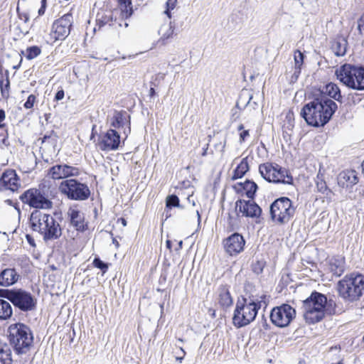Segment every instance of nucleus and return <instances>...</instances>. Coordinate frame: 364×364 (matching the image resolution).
<instances>
[{
    "label": "nucleus",
    "mask_w": 364,
    "mask_h": 364,
    "mask_svg": "<svg viewBox=\"0 0 364 364\" xmlns=\"http://www.w3.org/2000/svg\"><path fill=\"white\" fill-rule=\"evenodd\" d=\"M305 96L309 102L301 108V117L309 126L323 127L337 110V104L326 97L321 88L312 87L306 92Z\"/></svg>",
    "instance_id": "1"
},
{
    "label": "nucleus",
    "mask_w": 364,
    "mask_h": 364,
    "mask_svg": "<svg viewBox=\"0 0 364 364\" xmlns=\"http://www.w3.org/2000/svg\"><path fill=\"white\" fill-rule=\"evenodd\" d=\"M336 304L332 299L327 300L326 296L319 292L314 291L303 302V311L305 321L309 323L321 321L327 312L336 314Z\"/></svg>",
    "instance_id": "2"
},
{
    "label": "nucleus",
    "mask_w": 364,
    "mask_h": 364,
    "mask_svg": "<svg viewBox=\"0 0 364 364\" xmlns=\"http://www.w3.org/2000/svg\"><path fill=\"white\" fill-rule=\"evenodd\" d=\"M336 289L344 301H356L360 299L364 290V277L356 273L346 274L337 283Z\"/></svg>",
    "instance_id": "3"
},
{
    "label": "nucleus",
    "mask_w": 364,
    "mask_h": 364,
    "mask_svg": "<svg viewBox=\"0 0 364 364\" xmlns=\"http://www.w3.org/2000/svg\"><path fill=\"white\" fill-rule=\"evenodd\" d=\"M11 345L17 354L28 352L33 343V336L31 328L24 323H16L8 328Z\"/></svg>",
    "instance_id": "4"
},
{
    "label": "nucleus",
    "mask_w": 364,
    "mask_h": 364,
    "mask_svg": "<svg viewBox=\"0 0 364 364\" xmlns=\"http://www.w3.org/2000/svg\"><path fill=\"white\" fill-rule=\"evenodd\" d=\"M261 304L262 301H256L251 297L238 300L232 317L234 325L240 328L253 321L261 308Z\"/></svg>",
    "instance_id": "5"
},
{
    "label": "nucleus",
    "mask_w": 364,
    "mask_h": 364,
    "mask_svg": "<svg viewBox=\"0 0 364 364\" xmlns=\"http://www.w3.org/2000/svg\"><path fill=\"white\" fill-rule=\"evenodd\" d=\"M0 297L6 299L23 312L31 311L36 308L37 299L31 292L21 288L0 289Z\"/></svg>",
    "instance_id": "6"
},
{
    "label": "nucleus",
    "mask_w": 364,
    "mask_h": 364,
    "mask_svg": "<svg viewBox=\"0 0 364 364\" xmlns=\"http://www.w3.org/2000/svg\"><path fill=\"white\" fill-rule=\"evenodd\" d=\"M336 75L346 87L356 90H364V67L344 64L336 70Z\"/></svg>",
    "instance_id": "7"
},
{
    "label": "nucleus",
    "mask_w": 364,
    "mask_h": 364,
    "mask_svg": "<svg viewBox=\"0 0 364 364\" xmlns=\"http://www.w3.org/2000/svg\"><path fill=\"white\" fill-rule=\"evenodd\" d=\"M259 172L267 182H293L289 170L275 163L267 162L260 164Z\"/></svg>",
    "instance_id": "8"
},
{
    "label": "nucleus",
    "mask_w": 364,
    "mask_h": 364,
    "mask_svg": "<svg viewBox=\"0 0 364 364\" xmlns=\"http://www.w3.org/2000/svg\"><path fill=\"white\" fill-rule=\"evenodd\" d=\"M294 213L291 201L287 197H282L275 200L270 206V215L273 220L278 223H288Z\"/></svg>",
    "instance_id": "9"
},
{
    "label": "nucleus",
    "mask_w": 364,
    "mask_h": 364,
    "mask_svg": "<svg viewBox=\"0 0 364 364\" xmlns=\"http://www.w3.org/2000/svg\"><path fill=\"white\" fill-rule=\"evenodd\" d=\"M295 316V309L290 305L284 304L272 309L270 319L275 326L284 328L289 325Z\"/></svg>",
    "instance_id": "10"
},
{
    "label": "nucleus",
    "mask_w": 364,
    "mask_h": 364,
    "mask_svg": "<svg viewBox=\"0 0 364 364\" xmlns=\"http://www.w3.org/2000/svg\"><path fill=\"white\" fill-rule=\"evenodd\" d=\"M20 198L23 203L35 208L48 209L52 207V203L38 189L31 188L25 191Z\"/></svg>",
    "instance_id": "11"
},
{
    "label": "nucleus",
    "mask_w": 364,
    "mask_h": 364,
    "mask_svg": "<svg viewBox=\"0 0 364 364\" xmlns=\"http://www.w3.org/2000/svg\"><path fill=\"white\" fill-rule=\"evenodd\" d=\"M120 144V135L114 129H109L106 132L102 133L98 137L97 145L104 151H116L119 148Z\"/></svg>",
    "instance_id": "12"
},
{
    "label": "nucleus",
    "mask_w": 364,
    "mask_h": 364,
    "mask_svg": "<svg viewBox=\"0 0 364 364\" xmlns=\"http://www.w3.org/2000/svg\"><path fill=\"white\" fill-rule=\"evenodd\" d=\"M73 25V16L68 13L55 20L52 26L55 41H63L70 34Z\"/></svg>",
    "instance_id": "13"
},
{
    "label": "nucleus",
    "mask_w": 364,
    "mask_h": 364,
    "mask_svg": "<svg viewBox=\"0 0 364 364\" xmlns=\"http://www.w3.org/2000/svg\"><path fill=\"white\" fill-rule=\"evenodd\" d=\"M235 212L238 217L258 218L261 215V208L252 200L239 199L235 202Z\"/></svg>",
    "instance_id": "14"
},
{
    "label": "nucleus",
    "mask_w": 364,
    "mask_h": 364,
    "mask_svg": "<svg viewBox=\"0 0 364 364\" xmlns=\"http://www.w3.org/2000/svg\"><path fill=\"white\" fill-rule=\"evenodd\" d=\"M60 190L68 198L83 200L87 199L90 191L85 183H60Z\"/></svg>",
    "instance_id": "15"
},
{
    "label": "nucleus",
    "mask_w": 364,
    "mask_h": 364,
    "mask_svg": "<svg viewBox=\"0 0 364 364\" xmlns=\"http://www.w3.org/2000/svg\"><path fill=\"white\" fill-rule=\"evenodd\" d=\"M111 127L115 129H123L125 138L131 132V116L126 111H115L110 119Z\"/></svg>",
    "instance_id": "16"
},
{
    "label": "nucleus",
    "mask_w": 364,
    "mask_h": 364,
    "mask_svg": "<svg viewBox=\"0 0 364 364\" xmlns=\"http://www.w3.org/2000/svg\"><path fill=\"white\" fill-rule=\"evenodd\" d=\"M245 240L239 233H233L224 241L225 251L231 256L236 255L244 250Z\"/></svg>",
    "instance_id": "17"
},
{
    "label": "nucleus",
    "mask_w": 364,
    "mask_h": 364,
    "mask_svg": "<svg viewBox=\"0 0 364 364\" xmlns=\"http://www.w3.org/2000/svg\"><path fill=\"white\" fill-rule=\"evenodd\" d=\"M51 221V215L44 213L40 210H34L30 217V223L32 229L34 231H38L41 234L43 228H46V225H48L49 222Z\"/></svg>",
    "instance_id": "18"
},
{
    "label": "nucleus",
    "mask_w": 364,
    "mask_h": 364,
    "mask_svg": "<svg viewBox=\"0 0 364 364\" xmlns=\"http://www.w3.org/2000/svg\"><path fill=\"white\" fill-rule=\"evenodd\" d=\"M68 215L70 218V222L76 230L83 232L87 228L85 222L84 213L75 208H70L68 210Z\"/></svg>",
    "instance_id": "19"
},
{
    "label": "nucleus",
    "mask_w": 364,
    "mask_h": 364,
    "mask_svg": "<svg viewBox=\"0 0 364 364\" xmlns=\"http://www.w3.org/2000/svg\"><path fill=\"white\" fill-rule=\"evenodd\" d=\"M20 274L14 268H6L0 272V286L9 287L15 284L20 278Z\"/></svg>",
    "instance_id": "20"
},
{
    "label": "nucleus",
    "mask_w": 364,
    "mask_h": 364,
    "mask_svg": "<svg viewBox=\"0 0 364 364\" xmlns=\"http://www.w3.org/2000/svg\"><path fill=\"white\" fill-rule=\"evenodd\" d=\"M52 223L49 222L48 225H45L41 234L43 235L45 240H54L58 238L61 235V229L60 225L55 219L51 216Z\"/></svg>",
    "instance_id": "21"
},
{
    "label": "nucleus",
    "mask_w": 364,
    "mask_h": 364,
    "mask_svg": "<svg viewBox=\"0 0 364 364\" xmlns=\"http://www.w3.org/2000/svg\"><path fill=\"white\" fill-rule=\"evenodd\" d=\"M321 91L329 99H333L339 102H342L341 92L338 86L333 82H329L325 85Z\"/></svg>",
    "instance_id": "22"
},
{
    "label": "nucleus",
    "mask_w": 364,
    "mask_h": 364,
    "mask_svg": "<svg viewBox=\"0 0 364 364\" xmlns=\"http://www.w3.org/2000/svg\"><path fill=\"white\" fill-rule=\"evenodd\" d=\"M347 40L343 38H338L332 42L331 49L336 56H343L347 50Z\"/></svg>",
    "instance_id": "23"
},
{
    "label": "nucleus",
    "mask_w": 364,
    "mask_h": 364,
    "mask_svg": "<svg viewBox=\"0 0 364 364\" xmlns=\"http://www.w3.org/2000/svg\"><path fill=\"white\" fill-rule=\"evenodd\" d=\"M61 167L62 168L60 173V179L66 178L63 182H79L76 178L68 179L69 177L77 176L78 174V168L66 164H61Z\"/></svg>",
    "instance_id": "24"
},
{
    "label": "nucleus",
    "mask_w": 364,
    "mask_h": 364,
    "mask_svg": "<svg viewBox=\"0 0 364 364\" xmlns=\"http://www.w3.org/2000/svg\"><path fill=\"white\" fill-rule=\"evenodd\" d=\"M344 263L341 257L333 258L329 263V269L334 275L340 277L345 272Z\"/></svg>",
    "instance_id": "25"
},
{
    "label": "nucleus",
    "mask_w": 364,
    "mask_h": 364,
    "mask_svg": "<svg viewBox=\"0 0 364 364\" xmlns=\"http://www.w3.org/2000/svg\"><path fill=\"white\" fill-rule=\"evenodd\" d=\"M249 164L247 161V157L243 158L240 163L233 170L231 179L232 181L242 178L247 171L249 170Z\"/></svg>",
    "instance_id": "26"
},
{
    "label": "nucleus",
    "mask_w": 364,
    "mask_h": 364,
    "mask_svg": "<svg viewBox=\"0 0 364 364\" xmlns=\"http://www.w3.org/2000/svg\"><path fill=\"white\" fill-rule=\"evenodd\" d=\"M358 173L353 169H346L338 176V182H358Z\"/></svg>",
    "instance_id": "27"
},
{
    "label": "nucleus",
    "mask_w": 364,
    "mask_h": 364,
    "mask_svg": "<svg viewBox=\"0 0 364 364\" xmlns=\"http://www.w3.org/2000/svg\"><path fill=\"white\" fill-rule=\"evenodd\" d=\"M237 185L240 188L237 189V186H235V189L237 190L238 191H242V189L245 192L244 193H242V196L245 195L250 199L254 198L258 188L257 183H237Z\"/></svg>",
    "instance_id": "28"
},
{
    "label": "nucleus",
    "mask_w": 364,
    "mask_h": 364,
    "mask_svg": "<svg viewBox=\"0 0 364 364\" xmlns=\"http://www.w3.org/2000/svg\"><path fill=\"white\" fill-rule=\"evenodd\" d=\"M11 350L6 343H0V364H12Z\"/></svg>",
    "instance_id": "29"
},
{
    "label": "nucleus",
    "mask_w": 364,
    "mask_h": 364,
    "mask_svg": "<svg viewBox=\"0 0 364 364\" xmlns=\"http://www.w3.org/2000/svg\"><path fill=\"white\" fill-rule=\"evenodd\" d=\"M13 309L10 303L0 299V320H7L11 318Z\"/></svg>",
    "instance_id": "30"
},
{
    "label": "nucleus",
    "mask_w": 364,
    "mask_h": 364,
    "mask_svg": "<svg viewBox=\"0 0 364 364\" xmlns=\"http://www.w3.org/2000/svg\"><path fill=\"white\" fill-rule=\"evenodd\" d=\"M159 32L160 34L161 33V37L159 41L161 42L163 45H165L166 44V41L173 37L174 26L170 22L168 25L161 26Z\"/></svg>",
    "instance_id": "31"
},
{
    "label": "nucleus",
    "mask_w": 364,
    "mask_h": 364,
    "mask_svg": "<svg viewBox=\"0 0 364 364\" xmlns=\"http://www.w3.org/2000/svg\"><path fill=\"white\" fill-rule=\"evenodd\" d=\"M219 304L223 308L229 307L232 304V299L229 291L223 287L219 291Z\"/></svg>",
    "instance_id": "32"
},
{
    "label": "nucleus",
    "mask_w": 364,
    "mask_h": 364,
    "mask_svg": "<svg viewBox=\"0 0 364 364\" xmlns=\"http://www.w3.org/2000/svg\"><path fill=\"white\" fill-rule=\"evenodd\" d=\"M123 18H128L133 14L132 0H117Z\"/></svg>",
    "instance_id": "33"
},
{
    "label": "nucleus",
    "mask_w": 364,
    "mask_h": 364,
    "mask_svg": "<svg viewBox=\"0 0 364 364\" xmlns=\"http://www.w3.org/2000/svg\"><path fill=\"white\" fill-rule=\"evenodd\" d=\"M113 21V16L111 11L105 13H98L97 15V25L99 28H101L107 24L112 25Z\"/></svg>",
    "instance_id": "34"
},
{
    "label": "nucleus",
    "mask_w": 364,
    "mask_h": 364,
    "mask_svg": "<svg viewBox=\"0 0 364 364\" xmlns=\"http://www.w3.org/2000/svg\"><path fill=\"white\" fill-rule=\"evenodd\" d=\"M19 178L14 169L5 170L0 178V182H17Z\"/></svg>",
    "instance_id": "35"
},
{
    "label": "nucleus",
    "mask_w": 364,
    "mask_h": 364,
    "mask_svg": "<svg viewBox=\"0 0 364 364\" xmlns=\"http://www.w3.org/2000/svg\"><path fill=\"white\" fill-rule=\"evenodd\" d=\"M10 146L8 126L5 124L4 127H0V149H4Z\"/></svg>",
    "instance_id": "36"
},
{
    "label": "nucleus",
    "mask_w": 364,
    "mask_h": 364,
    "mask_svg": "<svg viewBox=\"0 0 364 364\" xmlns=\"http://www.w3.org/2000/svg\"><path fill=\"white\" fill-rule=\"evenodd\" d=\"M6 83L4 84V80L3 77L0 79V90L2 97H6L9 95V90L10 88V80H9V72L8 70H5Z\"/></svg>",
    "instance_id": "37"
},
{
    "label": "nucleus",
    "mask_w": 364,
    "mask_h": 364,
    "mask_svg": "<svg viewBox=\"0 0 364 364\" xmlns=\"http://www.w3.org/2000/svg\"><path fill=\"white\" fill-rule=\"evenodd\" d=\"M41 53V47L38 46H28L26 50V54L25 57L27 60H31L36 58H37L38 55H40Z\"/></svg>",
    "instance_id": "38"
},
{
    "label": "nucleus",
    "mask_w": 364,
    "mask_h": 364,
    "mask_svg": "<svg viewBox=\"0 0 364 364\" xmlns=\"http://www.w3.org/2000/svg\"><path fill=\"white\" fill-rule=\"evenodd\" d=\"M58 136L57 133L52 130L50 134H46L42 138L39 139V140H41L42 144L48 140L51 145L55 146L58 142Z\"/></svg>",
    "instance_id": "39"
},
{
    "label": "nucleus",
    "mask_w": 364,
    "mask_h": 364,
    "mask_svg": "<svg viewBox=\"0 0 364 364\" xmlns=\"http://www.w3.org/2000/svg\"><path fill=\"white\" fill-rule=\"evenodd\" d=\"M61 164H58L50 167L48 169V176H50L53 180H60V173L61 171Z\"/></svg>",
    "instance_id": "40"
},
{
    "label": "nucleus",
    "mask_w": 364,
    "mask_h": 364,
    "mask_svg": "<svg viewBox=\"0 0 364 364\" xmlns=\"http://www.w3.org/2000/svg\"><path fill=\"white\" fill-rule=\"evenodd\" d=\"M304 58L305 55L303 53H301L299 50H296L294 52L295 67L301 68Z\"/></svg>",
    "instance_id": "41"
},
{
    "label": "nucleus",
    "mask_w": 364,
    "mask_h": 364,
    "mask_svg": "<svg viewBox=\"0 0 364 364\" xmlns=\"http://www.w3.org/2000/svg\"><path fill=\"white\" fill-rule=\"evenodd\" d=\"M166 207H178L179 206V199L176 195H171L166 198Z\"/></svg>",
    "instance_id": "42"
},
{
    "label": "nucleus",
    "mask_w": 364,
    "mask_h": 364,
    "mask_svg": "<svg viewBox=\"0 0 364 364\" xmlns=\"http://www.w3.org/2000/svg\"><path fill=\"white\" fill-rule=\"evenodd\" d=\"M93 264L95 267L100 269L103 273L106 272L108 269L107 264L105 263L100 258L96 257L93 261Z\"/></svg>",
    "instance_id": "43"
},
{
    "label": "nucleus",
    "mask_w": 364,
    "mask_h": 364,
    "mask_svg": "<svg viewBox=\"0 0 364 364\" xmlns=\"http://www.w3.org/2000/svg\"><path fill=\"white\" fill-rule=\"evenodd\" d=\"M36 102V96L31 94L30 95L26 101L23 104L24 108L27 109H32L34 106L35 102Z\"/></svg>",
    "instance_id": "44"
},
{
    "label": "nucleus",
    "mask_w": 364,
    "mask_h": 364,
    "mask_svg": "<svg viewBox=\"0 0 364 364\" xmlns=\"http://www.w3.org/2000/svg\"><path fill=\"white\" fill-rule=\"evenodd\" d=\"M287 119H288V125L285 127V129L283 130V137L287 141V137L290 138L291 134L288 133L287 130L291 131L294 127V124L291 122V117L289 114L287 115Z\"/></svg>",
    "instance_id": "45"
},
{
    "label": "nucleus",
    "mask_w": 364,
    "mask_h": 364,
    "mask_svg": "<svg viewBox=\"0 0 364 364\" xmlns=\"http://www.w3.org/2000/svg\"><path fill=\"white\" fill-rule=\"evenodd\" d=\"M176 2L177 0H167L166 3V9L164 13L168 18H171V10L175 8Z\"/></svg>",
    "instance_id": "46"
},
{
    "label": "nucleus",
    "mask_w": 364,
    "mask_h": 364,
    "mask_svg": "<svg viewBox=\"0 0 364 364\" xmlns=\"http://www.w3.org/2000/svg\"><path fill=\"white\" fill-rule=\"evenodd\" d=\"M250 136V130L245 129L239 134V143L241 144L244 143Z\"/></svg>",
    "instance_id": "47"
},
{
    "label": "nucleus",
    "mask_w": 364,
    "mask_h": 364,
    "mask_svg": "<svg viewBox=\"0 0 364 364\" xmlns=\"http://www.w3.org/2000/svg\"><path fill=\"white\" fill-rule=\"evenodd\" d=\"M316 187L319 192L326 193V196H328V193L331 192V191L327 187V183H316Z\"/></svg>",
    "instance_id": "48"
},
{
    "label": "nucleus",
    "mask_w": 364,
    "mask_h": 364,
    "mask_svg": "<svg viewBox=\"0 0 364 364\" xmlns=\"http://www.w3.org/2000/svg\"><path fill=\"white\" fill-rule=\"evenodd\" d=\"M65 97V92L62 87L58 90L55 95L54 101L58 102L62 100Z\"/></svg>",
    "instance_id": "49"
},
{
    "label": "nucleus",
    "mask_w": 364,
    "mask_h": 364,
    "mask_svg": "<svg viewBox=\"0 0 364 364\" xmlns=\"http://www.w3.org/2000/svg\"><path fill=\"white\" fill-rule=\"evenodd\" d=\"M263 267H264V265L262 262H257V263H255L253 266V271L257 273V274H260L262 270H263Z\"/></svg>",
    "instance_id": "50"
},
{
    "label": "nucleus",
    "mask_w": 364,
    "mask_h": 364,
    "mask_svg": "<svg viewBox=\"0 0 364 364\" xmlns=\"http://www.w3.org/2000/svg\"><path fill=\"white\" fill-rule=\"evenodd\" d=\"M240 112L237 109H231L230 120L233 122L237 121L240 118Z\"/></svg>",
    "instance_id": "51"
},
{
    "label": "nucleus",
    "mask_w": 364,
    "mask_h": 364,
    "mask_svg": "<svg viewBox=\"0 0 364 364\" xmlns=\"http://www.w3.org/2000/svg\"><path fill=\"white\" fill-rule=\"evenodd\" d=\"M301 68H294V72L291 76L292 81H296L301 74Z\"/></svg>",
    "instance_id": "52"
},
{
    "label": "nucleus",
    "mask_w": 364,
    "mask_h": 364,
    "mask_svg": "<svg viewBox=\"0 0 364 364\" xmlns=\"http://www.w3.org/2000/svg\"><path fill=\"white\" fill-rule=\"evenodd\" d=\"M11 186L17 187V183H0V191L11 189Z\"/></svg>",
    "instance_id": "53"
},
{
    "label": "nucleus",
    "mask_w": 364,
    "mask_h": 364,
    "mask_svg": "<svg viewBox=\"0 0 364 364\" xmlns=\"http://www.w3.org/2000/svg\"><path fill=\"white\" fill-rule=\"evenodd\" d=\"M5 119H6V112L3 109L0 108V127H4V125L6 124V123L4 122Z\"/></svg>",
    "instance_id": "54"
},
{
    "label": "nucleus",
    "mask_w": 364,
    "mask_h": 364,
    "mask_svg": "<svg viewBox=\"0 0 364 364\" xmlns=\"http://www.w3.org/2000/svg\"><path fill=\"white\" fill-rule=\"evenodd\" d=\"M225 146H226V138L224 139L223 143L220 142L219 144H216L215 146V149L220 148L219 151L221 153H223L225 151Z\"/></svg>",
    "instance_id": "55"
},
{
    "label": "nucleus",
    "mask_w": 364,
    "mask_h": 364,
    "mask_svg": "<svg viewBox=\"0 0 364 364\" xmlns=\"http://www.w3.org/2000/svg\"><path fill=\"white\" fill-rule=\"evenodd\" d=\"M252 99V95H250L247 102L245 105V107H246L248 105H250L251 107H252L253 109H255L257 108L258 104L256 102H251Z\"/></svg>",
    "instance_id": "56"
},
{
    "label": "nucleus",
    "mask_w": 364,
    "mask_h": 364,
    "mask_svg": "<svg viewBox=\"0 0 364 364\" xmlns=\"http://www.w3.org/2000/svg\"><path fill=\"white\" fill-rule=\"evenodd\" d=\"M18 16L20 19L23 20L25 23L28 22L29 20V15L26 13L21 14L18 12Z\"/></svg>",
    "instance_id": "57"
},
{
    "label": "nucleus",
    "mask_w": 364,
    "mask_h": 364,
    "mask_svg": "<svg viewBox=\"0 0 364 364\" xmlns=\"http://www.w3.org/2000/svg\"><path fill=\"white\" fill-rule=\"evenodd\" d=\"M45 11H46V2L44 1V0L42 1V4H41V8L38 9V14L40 16L44 14L45 13Z\"/></svg>",
    "instance_id": "58"
},
{
    "label": "nucleus",
    "mask_w": 364,
    "mask_h": 364,
    "mask_svg": "<svg viewBox=\"0 0 364 364\" xmlns=\"http://www.w3.org/2000/svg\"><path fill=\"white\" fill-rule=\"evenodd\" d=\"M26 239L28 242V243L31 245V246H35L36 244H35V242H34V240L33 239V237L31 236H30L29 235H26Z\"/></svg>",
    "instance_id": "59"
},
{
    "label": "nucleus",
    "mask_w": 364,
    "mask_h": 364,
    "mask_svg": "<svg viewBox=\"0 0 364 364\" xmlns=\"http://www.w3.org/2000/svg\"><path fill=\"white\" fill-rule=\"evenodd\" d=\"M180 350L181 351L182 355L181 356H177L176 360H179L180 362L182 361L183 359L184 355H186L185 350L183 349V348H180Z\"/></svg>",
    "instance_id": "60"
},
{
    "label": "nucleus",
    "mask_w": 364,
    "mask_h": 364,
    "mask_svg": "<svg viewBox=\"0 0 364 364\" xmlns=\"http://www.w3.org/2000/svg\"><path fill=\"white\" fill-rule=\"evenodd\" d=\"M156 95V92L155 91V89L154 87H151L149 90V96L151 97H154Z\"/></svg>",
    "instance_id": "61"
},
{
    "label": "nucleus",
    "mask_w": 364,
    "mask_h": 364,
    "mask_svg": "<svg viewBox=\"0 0 364 364\" xmlns=\"http://www.w3.org/2000/svg\"><path fill=\"white\" fill-rule=\"evenodd\" d=\"M182 245H183V241L182 240H180L178 244H177V247H176V251H178L180 250L181 249H182Z\"/></svg>",
    "instance_id": "62"
},
{
    "label": "nucleus",
    "mask_w": 364,
    "mask_h": 364,
    "mask_svg": "<svg viewBox=\"0 0 364 364\" xmlns=\"http://www.w3.org/2000/svg\"><path fill=\"white\" fill-rule=\"evenodd\" d=\"M237 130L240 132H242L243 130H245V127L242 124H240L237 128Z\"/></svg>",
    "instance_id": "63"
},
{
    "label": "nucleus",
    "mask_w": 364,
    "mask_h": 364,
    "mask_svg": "<svg viewBox=\"0 0 364 364\" xmlns=\"http://www.w3.org/2000/svg\"><path fill=\"white\" fill-rule=\"evenodd\" d=\"M166 247L168 249V250H171V240H166Z\"/></svg>",
    "instance_id": "64"
}]
</instances>
